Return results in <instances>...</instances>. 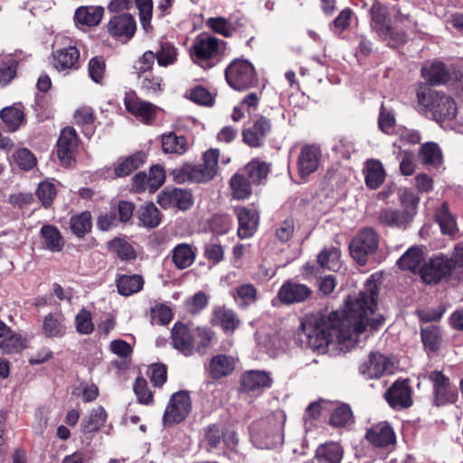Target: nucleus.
Listing matches in <instances>:
<instances>
[{
  "label": "nucleus",
  "instance_id": "obj_1",
  "mask_svg": "<svg viewBox=\"0 0 463 463\" xmlns=\"http://www.w3.org/2000/svg\"><path fill=\"white\" fill-rule=\"evenodd\" d=\"M377 297L375 281L368 279L357 298H348L344 310L305 317L299 333L302 343L321 354L330 352L331 346L350 350L358 345L368 337L367 326L377 330L384 321L382 315L376 314Z\"/></svg>",
  "mask_w": 463,
  "mask_h": 463
},
{
  "label": "nucleus",
  "instance_id": "obj_2",
  "mask_svg": "<svg viewBox=\"0 0 463 463\" xmlns=\"http://www.w3.org/2000/svg\"><path fill=\"white\" fill-rule=\"evenodd\" d=\"M286 414L277 411L264 419L251 423L250 436L253 445L261 449H271L284 442Z\"/></svg>",
  "mask_w": 463,
  "mask_h": 463
},
{
  "label": "nucleus",
  "instance_id": "obj_3",
  "mask_svg": "<svg viewBox=\"0 0 463 463\" xmlns=\"http://www.w3.org/2000/svg\"><path fill=\"white\" fill-rule=\"evenodd\" d=\"M421 279L424 282L438 283L448 276H453L457 279H463V244L455 247L451 258L444 255H437L431 258L420 269Z\"/></svg>",
  "mask_w": 463,
  "mask_h": 463
},
{
  "label": "nucleus",
  "instance_id": "obj_4",
  "mask_svg": "<svg viewBox=\"0 0 463 463\" xmlns=\"http://www.w3.org/2000/svg\"><path fill=\"white\" fill-rule=\"evenodd\" d=\"M419 105L430 111L438 122L452 120L457 115L455 101L449 96L431 90L426 85L417 90Z\"/></svg>",
  "mask_w": 463,
  "mask_h": 463
},
{
  "label": "nucleus",
  "instance_id": "obj_5",
  "mask_svg": "<svg viewBox=\"0 0 463 463\" xmlns=\"http://www.w3.org/2000/svg\"><path fill=\"white\" fill-rule=\"evenodd\" d=\"M227 83L236 90H246L258 84L254 66L245 59H234L225 70Z\"/></svg>",
  "mask_w": 463,
  "mask_h": 463
},
{
  "label": "nucleus",
  "instance_id": "obj_6",
  "mask_svg": "<svg viewBox=\"0 0 463 463\" xmlns=\"http://www.w3.org/2000/svg\"><path fill=\"white\" fill-rule=\"evenodd\" d=\"M223 44L224 42L216 37L200 34L194 41L191 58L203 68H212L215 65L221 46Z\"/></svg>",
  "mask_w": 463,
  "mask_h": 463
},
{
  "label": "nucleus",
  "instance_id": "obj_7",
  "mask_svg": "<svg viewBox=\"0 0 463 463\" xmlns=\"http://www.w3.org/2000/svg\"><path fill=\"white\" fill-rule=\"evenodd\" d=\"M378 247L379 236L372 227L359 230L349 243L352 258L362 266L366 264L368 258L376 252Z\"/></svg>",
  "mask_w": 463,
  "mask_h": 463
},
{
  "label": "nucleus",
  "instance_id": "obj_8",
  "mask_svg": "<svg viewBox=\"0 0 463 463\" xmlns=\"http://www.w3.org/2000/svg\"><path fill=\"white\" fill-rule=\"evenodd\" d=\"M192 402L187 391H179L174 393L165 408L163 421L165 425H171L183 421L190 413Z\"/></svg>",
  "mask_w": 463,
  "mask_h": 463
},
{
  "label": "nucleus",
  "instance_id": "obj_9",
  "mask_svg": "<svg viewBox=\"0 0 463 463\" xmlns=\"http://www.w3.org/2000/svg\"><path fill=\"white\" fill-rule=\"evenodd\" d=\"M432 383L433 403L437 407L455 403L458 400L457 390L450 384L449 378L439 371H432L429 374Z\"/></svg>",
  "mask_w": 463,
  "mask_h": 463
},
{
  "label": "nucleus",
  "instance_id": "obj_10",
  "mask_svg": "<svg viewBox=\"0 0 463 463\" xmlns=\"http://www.w3.org/2000/svg\"><path fill=\"white\" fill-rule=\"evenodd\" d=\"M127 110L146 124H150L156 118L158 108L141 99L134 91L128 92L124 98Z\"/></svg>",
  "mask_w": 463,
  "mask_h": 463
},
{
  "label": "nucleus",
  "instance_id": "obj_11",
  "mask_svg": "<svg viewBox=\"0 0 463 463\" xmlns=\"http://www.w3.org/2000/svg\"><path fill=\"white\" fill-rule=\"evenodd\" d=\"M109 34L118 41L128 42L136 32V22L129 14L113 15L107 24Z\"/></svg>",
  "mask_w": 463,
  "mask_h": 463
},
{
  "label": "nucleus",
  "instance_id": "obj_12",
  "mask_svg": "<svg viewBox=\"0 0 463 463\" xmlns=\"http://www.w3.org/2000/svg\"><path fill=\"white\" fill-rule=\"evenodd\" d=\"M77 147L78 137L75 129L71 127L63 128L57 142V156L63 165H71Z\"/></svg>",
  "mask_w": 463,
  "mask_h": 463
},
{
  "label": "nucleus",
  "instance_id": "obj_13",
  "mask_svg": "<svg viewBox=\"0 0 463 463\" xmlns=\"http://www.w3.org/2000/svg\"><path fill=\"white\" fill-rule=\"evenodd\" d=\"M321 156V150L316 145H306L301 148L297 163L300 178L305 179L317 170Z\"/></svg>",
  "mask_w": 463,
  "mask_h": 463
},
{
  "label": "nucleus",
  "instance_id": "obj_14",
  "mask_svg": "<svg viewBox=\"0 0 463 463\" xmlns=\"http://www.w3.org/2000/svg\"><path fill=\"white\" fill-rule=\"evenodd\" d=\"M157 203L165 209L175 207L186 210L193 201L192 194L187 190L167 187L158 194Z\"/></svg>",
  "mask_w": 463,
  "mask_h": 463
},
{
  "label": "nucleus",
  "instance_id": "obj_15",
  "mask_svg": "<svg viewBox=\"0 0 463 463\" xmlns=\"http://www.w3.org/2000/svg\"><path fill=\"white\" fill-rule=\"evenodd\" d=\"M359 372L366 379L379 378L392 373V364L383 354L371 353L368 361L360 365Z\"/></svg>",
  "mask_w": 463,
  "mask_h": 463
},
{
  "label": "nucleus",
  "instance_id": "obj_16",
  "mask_svg": "<svg viewBox=\"0 0 463 463\" xmlns=\"http://www.w3.org/2000/svg\"><path fill=\"white\" fill-rule=\"evenodd\" d=\"M415 213L414 207L408 210L384 208L379 212L377 219L384 226L405 229L412 221Z\"/></svg>",
  "mask_w": 463,
  "mask_h": 463
},
{
  "label": "nucleus",
  "instance_id": "obj_17",
  "mask_svg": "<svg viewBox=\"0 0 463 463\" xmlns=\"http://www.w3.org/2000/svg\"><path fill=\"white\" fill-rule=\"evenodd\" d=\"M238 219V236L241 239H248L256 232L260 222L257 210L249 207H237L234 210Z\"/></svg>",
  "mask_w": 463,
  "mask_h": 463
},
{
  "label": "nucleus",
  "instance_id": "obj_18",
  "mask_svg": "<svg viewBox=\"0 0 463 463\" xmlns=\"http://www.w3.org/2000/svg\"><path fill=\"white\" fill-rule=\"evenodd\" d=\"M384 397L392 408H408L412 404L411 390L408 381H396L385 392Z\"/></svg>",
  "mask_w": 463,
  "mask_h": 463
},
{
  "label": "nucleus",
  "instance_id": "obj_19",
  "mask_svg": "<svg viewBox=\"0 0 463 463\" xmlns=\"http://www.w3.org/2000/svg\"><path fill=\"white\" fill-rule=\"evenodd\" d=\"M311 295V289L300 283L287 281L278 292L279 299L287 305L301 303L307 299Z\"/></svg>",
  "mask_w": 463,
  "mask_h": 463
},
{
  "label": "nucleus",
  "instance_id": "obj_20",
  "mask_svg": "<svg viewBox=\"0 0 463 463\" xmlns=\"http://www.w3.org/2000/svg\"><path fill=\"white\" fill-rule=\"evenodd\" d=\"M271 129L269 119L260 116L251 127L242 131L243 141L251 147H259Z\"/></svg>",
  "mask_w": 463,
  "mask_h": 463
},
{
  "label": "nucleus",
  "instance_id": "obj_21",
  "mask_svg": "<svg viewBox=\"0 0 463 463\" xmlns=\"http://www.w3.org/2000/svg\"><path fill=\"white\" fill-rule=\"evenodd\" d=\"M52 57L54 68L59 71H66L77 68L80 51L76 46L69 45L53 51Z\"/></svg>",
  "mask_w": 463,
  "mask_h": 463
},
{
  "label": "nucleus",
  "instance_id": "obj_22",
  "mask_svg": "<svg viewBox=\"0 0 463 463\" xmlns=\"http://www.w3.org/2000/svg\"><path fill=\"white\" fill-rule=\"evenodd\" d=\"M365 438L375 447L383 448L394 444L396 437L392 428L387 422H380L372 426Z\"/></svg>",
  "mask_w": 463,
  "mask_h": 463
},
{
  "label": "nucleus",
  "instance_id": "obj_23",
  "mask_svg": "<svg viewBox=\"0 0 463 463\" xmlns=\"http://www.w3.org/2000/svg\"><path fill=\"white\" fill-rule=\"evenodd\" d=\"M173 346L185 356L194 354V338L189 328L181 323H176L172 328Z\"/></svg>",
  "mask_w": 463,
  "mask_h": 463
},
{
  "label": "nucleus",
  "instance_id": "obj_24",
  "mask_svg": "<svg viewBox=\"0 0 463 463\" xmlns=\"http://www.w3.org/2000/svg\"><path fill=\"white\" fill-rule=\"evenodd\" d=\"M23 60L22 52L0 56V88L7 86L16 77L18 65Z\"/></svg>",
  "mask_w": 463,
  "mask_h": 463
},
{
  "label": "nucleus",
  "instance_id": "obj_25",
  "mask_svg": "<svg viewBox=\"0 0 463 463\" xmlns=\"http://www.w3.org/2000/svg\"><path fill=\"white\" fill-rule=\"evenodd\" d=\"M235 367V360L227 354H217L212 357L207 366L211 377L219 380L232 373Z\"/></svg>",
  "mask_w": 463,
  "mask_h": 463
},
{
  "label": "nucleus",
  "instance_id": "obj_26",
  "mask_svg": "<svg viewBox=\"0 0 463 463\" xmlns=\"http://www.w3.org/2000/svg\"><path fill=\"white\" fill-rule=\"evenodd\" d=\"M244 24L243 19L232 22L222 16L210 17L205 21L207 28L226 38L232 37L237 29L244 26Z\"/></svg>",
  "mask_w": 463,
  "mask_h": 463
},
{
  "label": "nucleus",
  "instance_id": "obj_27",
  "mask_svg": "<svg viewBox=\"0 0 463 463\" xmlns=\"http://www.w3.org/2000/svg\"><path fill=\"white\" fill-rule=\"evenodd\" d=\"M421 76L432 85L442 84L450 79L449 70L441 61L426 62Z\"/></svg>",
  "mask_w": 463,
  "mask_h": 463
},
{
  "label": "nucleus",
  "instance_id": "obj_28",
  "mask_svg": "<svg viewBox=\"0 0 463 463\" xmlns=\"http://www.w3.org/2000/svg\"><path fill=\"white\" fill-rule=\"evenodd\" d=\"M213 322L220 326L225 333H232L241 324V320L237 314L225 307H218L214 308L213 315Z\"/></svg>",
  "mask_w": 463,
  "mask_h": 463
},
{
  "label": "nucleus",
  "instance_id": "obj_29",
  "mask_svg": "<svg viewBox=\"0 0 463 463\" xmlns=\"http://www.w3.org/2000/svg\"><path fill=\"white\" fill-rule=\"evenodd\" d=\"M103 14L104 8L102 6H80L75 11L74 20L77 24L93 27L100 23Z\"/></svg>",
  "mask_w": 463,
  "mask_h": 463
},
{
  "label": "nucleus",
  "instance_id": "obj_30",
  "mask_svg": "<svg viewBox=\"0 0 463 463\" xmlns=\"http://www.w3.org/2000/svg\"><path fill=\"white\" fill-rule=\"evenodd\" d=\"M162 149L165 154L184 155L189 148L184 136H178L175 132H168L161 137Z\"/></svg>",
  "mask_w": 463,
  "mask_h": 463
},
{
  "label": "nucleus",
  "instance_id": "obj_31",
  "mask_svg": "<svg viewBox=\"0 0 463 463\" xmlns=\"http://www.w3.org/2000/svg\"><path fill=\"white\" fill-rule=\"evenodd\" d=\"M365 184L370 189H377L383 183L385 172L382 163L376 159L366 161L364 168Z\"/></svg>",
  "mask_w": 463,
  "mask_h": 463
},
{
  "label": "nucleus",
  "instance_id": "obj_32",
  "mask_svg": "<svg viewBox=\"0 0 463 463\" xmlns=\"http://www.w3.org/2000/svg\"><path fill=\"white\" fill-rule=\"evenodd\" d=\"M435 219L443 234L454 235L458 232L456 217L449 212L447 203H442L435 212Z\"/></svg>",
  "mask_w": 463,
  "mask_h": 463
},
{
  "label": "nucleus",
  "instance_id": "obj_33",
  "mask_svg": "<svg viewBox=\"0 0 463 463\" xmlns=\"http://www.w3.org/2000/svg\"><path fill=\"white\" fill-rule=\"evenodd\" d=\"M343 456L342 446L335 442L320 445L316 450V458L320 463H340Z\"/></svg>",
  "mask_w": 463,
  "mask_h": 463
},
{
  "label": "nucleus",
  "instance_id": "obj_34",
  "mask_svg": "<svg viewBox=\"0 0 463 463\" xmlns=\"http://www.w3.org/2000/svg\"><path fill=\"white\" fill-rule=\"evenodd\" d=\"M0 117L5 126L12 132L17 130L24 121V109L20 104H14L3 109Z\"/></svg>",
  "mask_w": 463,
  "mask_h": 463
},
{
  "label": "nucleus",
  "instance_id": "obj_35",
  "mask_svg": "<svg viewBox=\"0 0 463 463\" xmlns=\"http://www.w3.org/2000/svg\"><path fill=\"white\" fill-rule=\"evenodd\" d=\"M195 260V252L188 243H180L172 250V261L179 269L190 267Z\"/></svg>",
  "mask_w": 463,
  "mask_h": 463
},
{
  "label": "nucleus",
  "instance_id": "obj_36",
  "mask_svg": "<svg viewBox=\"0 0 463 463\" xmlns=\"http://www.w3.org/2000/svg\"><path fill=\"white\" fill-rule=\"evenodd\" d=\"M40 234L45 248L52 252H59L64 247V240L60 231L53 225L46 224L41 228Z\"/></svg>",
  "mask_w": 463,
  "mask_h": 463
},
{
  "label": "nucleus",
  "instance_id": "obj_37",
  "mask_svg": "<svg viewBox=\"0 0 463 463\" xmlns=\"http://www.w3.org/2000/svg\"><path fill=\"white\" fill-rule=\"evenodd\" d=\"M271 383L269 374L264 371H250L244 373L241 378V385L247 391L269 387Z\"/></svg>",
  "mask_w": 463,
  "mask_h": 463
},
{
  "label": "nucleus",
  "instance_id": "obj_38",
  "mask_svg": "<svg viewBox=\"0 0 463 463\" xmlns=\"http://www.w3.org/2000/svg\"><path fill=\"white\" fill-rule=\"evenodd\" d=\"M144 286V279L140 275H121L117 279L118 293L122 296H130L139 292Z\"/></svg>",
  "mask_w": 463,
  "mask_h": 463
},
{
  "label": "nucleus",
  "instance_id": "obj_39",
  "mask_svg": "<svg viewBox=\"0 0 463 463\" xmlns=\"http://www.w3.org/2000/svg\"><path fill=\"white\" fill-rule=\"evenodd\" d=\"M144 162V155L137 153L119 162L114 168L113 174H108V177H123L137 170Z\"/></svg>",
  "mask_w": 463,
  "mask_h": 463
},
{
  "label": "nucleus",
  "instance_id": "obj_40",
  "mask_svg": "<svg viewBox=\"0 0 463 463\" xmlns=\"http://www.w3.org/2000/svg\"><path fill=\"white\" fill-rule=\"evenodd\" d=\"M107 412L101 406L93 409L81 422V431L91 433L99 430L106 422Z\"/></svg>",
  "mask_w": 463,
  "mask_h": 463
},
{
  "label": "nucleus",
  "instance_id": "obj_41",
  "mask_svg": "<svg viewBox=\"0 0 463 463\" xmlns=\"http://www.w3.org/2000/svg\"><path fill=\"white\" fill-rule=\"evenodd\" d=\"M423 261L422 251L416 247L409 249L398 260L397 265L402 269L416 272Z\"/></svg>",
  "mask_w": 463,
  "mask_h": 463
},
{
  "label": "nucleus",
  "instance_id": "obj_42",
  "mask_svg": "<svg viewBox=\"0 0 463 463\" xmlns=\"http://www.w3.org/2000/svg\"><path fill=\"white\" fill-rule=\"evenodd\" d=\"M233 198L245 200L251 194V183L242 173H237L230 180Z\"/></svg>",
  "mask_w": 463,
  "mask_h": 463
},
{
  "label": "nucleus",
  "instance_id": "obj_43",
  "mask_svg": "<svg viewBox=\"0 0 463 463\" xmlns=\"http://www.w3.org/2000/svg\"><path fill=\"white\" fill-rule=\"evenodd\" d=\"M269 172V165L258 159L250 161L244 168V175L251 184H261Z\"/></svg>",
  "mask_w": 463,
  "mask_h": 463
},
{
  "label": "nucleus",
  "instance_id": "obj_44",
  "mask_svg": "<svg viewBox=\"0 0 463 463\" xmlns=\"http://www.w3.org/2000/svg\"><path fill=\"white\" fill-rule=\"evenodd\" d=\"M141 90L149 96L159 95L164 90L163 78L151 72L137 79Z\"/></svg>",
  "mask_w": 463,
  "mask_h": 463
},
{
  "label": "nucleus",
  "instance_id": "obj_45",
  "mask_svg": "<svg viewBox=\"0 0 463 463\" xmlns=\"http://www.w3.org/2000/svg\"><path fill=\"white\" fill-rule=\"evenodd\" d=\"M340 250L336 247L326 248L317 256V262L323 269L337 270L340 268Z\"/></svg>",
  "mask_w": 463,
  "mask_h": 463
},
{
  "label": "nucleus",
  "instance_id": "obj_46",
  "mask_svg": "<svg viewBox=\"0 0 463 463\" xmlns=\"http://www.w3.org/2000/svg\"><path fill=\"white\" fill-rule=\"evenodd\" d=\"M63 317L61 314H49L44 317L43 330L48 337H61L64 335Z\"/></svg>",
  "mask_w": 463,
  "mask_h": 463
},
{
  "label": "nucleus",
  "instance_id": "obj_47",
  "mask_svg": "<svg viewBox=\"0 0 463 463\" xmlns=\"http://www.w3.org/2000/svg\"><path fill=\"white\" fill-rule=\"evenodd\" d=\"M74 118L78 125L82 126L84 128L82 130L84 136L90 137L94 134V113L93 109L90 107H81L78 109L74 113Z\"/></svg>",
  "mask_w": 463,
  "mask_h": 463
},
{
  "label": "nucleus",
  "instance_id": "obj_48",
  "mask_svg": "<svg viewBox=\"0 0 463 463\" xmlns=\"http://www.w3.org/2000/svg\"><path fill=\"white\" fill-rule=\"evenodd\" d=\"M137 215L139 221L146 227L155 228L158 226L161 222L160 213L153 203L141 206L137 212Z\"/></svg>",
  "mask_w": 463,
  "mask_h": 463
},
{
  "label": "nucleus",
  "instance_id": "obj_49",
  "mask_svg": "<svg viewBox=\"0 0 463 463\" xmlns=\"http://www.w3.org/2000/svg\"><path fill=\"white\" fill-rule=\"evenodd\" d=\"M91 215L89 212H82L71 218V232L78 237L82 238L91 230Z\"/></svg>",
  "mask_w": 463,
  "mask_h": 463
},
{
  "label": "nucleus",
  "instance_id": "obj_50",
  "mask_svg": "<svg viewBox=\"0 0 463 463\" xmlns=\"http://www.w3.org/2000/svg\"><path fill=\"white\" fill-rule=\"evenodd\" d=\"M442 155L439 146L429 142L421 146L419 159L423 165H438L441 162Z\"/></svg>",
  "mask_w": 463,
  "mask_h": 463
},
{
  "label": "nucleus",
  "instance_id": "obj_51",
  "mask_svg": "<svg viewBox=\"0 0 463 463\" xmlns=\"http://www.w3.org/2000/svg\"><path fill=\"white\" fill-rule=\"evenodd\" d=\"M378 36L392 48L401 46L407 39V35L402 30L391 25H388L384 30L381 31Z\"/></svg>",
  "mask_w": 463,
  "mask_h": 463
},
{
  "label": "nucleus",
  "instance_id": "obj_52",
  "mask_svg": "<svg viewBox=\"0 0 463 463\" xmlns=\"http://www.w3.org/2000/svg\"><path fill=\"white\" fill-rule=\"evenodd\" d=\"M109 249L123 260L136 258V252L133 247L123 239L116 238L109 241Z\"/></svg>",
  "mask_w": 463,
  "mask_h": 463
},
{
  "label": "nucleus",
  "instance_id": "obj_53",
  "mask_svg": "<svg viewBox=\"0 0 463 463\" xmlns=\"http://www.w3.org/2000/svg\"><path fill=\"white\" fill-rule=\"evenodd\" d=\"M371 14V27L379 34L381 31L384 30L389 24H386V15L383 5L374 2L370 9Z\"/></svg>",
  "mask_w": 463,
  "mask_h": 463
},
{
  "label": "nucleus",
  "instance_id": "obj_54",
  "mask_svg": "<svg viewBox=\"0 0 463 463\" xmlns=\"http://www.w3.org/2000/svg\"><path fill=\"white\" fill-rule=\"evenodd\" d=\"M159 66L167 67L174 64L177 60L176 48L168 43H163L158 52H155Z\"/></svg>",
  "mask_w": 463,
  "mask_h": 463
},
{
  "label": "nucleus",
  "instance_id": "obj_55",
  "mask_svg": "<svg viewBox=\"0 0 463 463\" xmlns=\"http://www.w3.org/2000/svg\"><path fill=\"white\" fill-rule=\"evenodd\" d=\"M156 60V54L152 51H146L144 54L136 61L134 65L135 73H137V79L144 75H148L153 72V66Z\"/></svg>",
  "mask_w": 463,
  "mask_h": 463
},
{
  "label": "nucleus",
  "instance_id": "obj_56",
  "mask_svg": "<svg viewBox=\"0 0 463 463\" xmlns=\"http://www.w3.org/2000/svg\"><path fill=\"white\" fill-rule=\"evenodd\" d=\"M235 300L241 307H246L256 300L257 290L251 284H242L236 288Z\"/></svg>",
  "mask_w": 463,
  "mask_h": 463
},
{
  "label": "nucleus",
  "instance_id": "obj_57",
  "mask_svg": "<svg viewBox=\"0 0 463 463\" xmlns=\"http://www.w3.org/2000/svg\"><path fill=\"white\" fill-rule=\"evenodd\" d=\"M24 347V339L17 334L5 335V337L0 343V348L5 354L19 353Z\"/></svg>",
  "mask_w": 463,
  "mask_h": 463
},
{
  "label": "nucleus",
  "instance_id": "obj_58",
  "mask_svg": "<svg viewBox=\"0 0 463 463\" xmlns=\"http://www.w3.org/2000/svg\"><path fill=\"white\" fill-rule=\"evenodd\" d=\"M13 161L24 170H30L36 165V158L27 148L16 150L13 156Z\"/></svg>",
  "mask_w": 463,
  "mask_h": 463
},
{
  "label": "nucleus",
  "instance_id": "obj_59",
  "mask_svg": "<svg viewBox=\"0 0 463 463\" xmlns=\"http://www.w3.org/2000/svg\"><path fill=\"white\" fill-rule=\"evenodd\" d=\"M75 326L77 332L82 335H90L94 331L91 313L82 308L75 317Z\"/></svg>",
  "mask_w": 463,
  "mask_h": 463
},
{
  "label": "nucleus",
  "instance_id": "obj_60",
  "mask_svg": "<svg viewBox=\"0 0 463 463\" xmlns=\"http://www.w3.org/2000/svg\"><path fill=\"white\" fill-rule=\"evenodd\" d=\"M378 126L379 128L387 135H391L394 132L395 116L393 112L387 109L383 104L381 106Z\"/></svg>",
  "mask_w": 463,
  "mask_h": 463
},
{
  "label": "nucleus",
  "instance_id": "obj_61",
  "mask_svg": "<svg viewBox=\"0 0 463 463\" xmlns=\"http://www.w3.org/2000/svg\"><path fill=\"white\" fill-rule=\"evenodd\" d=\"M136 6L139 12L140 23L145 31L149 32L151 29V18L153 12L152 0H136Z\"/></svg>",
  "mask_w": 463,
  "mask_h": 463
},
{
  "label": "nucleus",
  "instance_id": "obj_62",
  "mask_svg": "<svg viewBox=\"0 0 463 463\" xmlns=\"http://www.w3.org/2000/svg\"><path fill=\"white\" fill-rule=\"evenodd\" d=\"M351 420V408L346 404H343L334 410L330 418V422L333 426L343 427L348 424Z\"/></svg>",
  "mask_w": 463,
  "mask_h": 463
},
{
  "label": "nucleus",
  "instance_id": "obj_63",
  "mask_svg": "<svg viewBox=\"0 0 463 463\" xmlns=\"http://www.w3.org/2000/svg\"><path fill=\"white\" fill-rule=\"evenodd\" d=\"M89 75L96 83H100L104 78L106 64L102 57L98 56L90 59L89 61Z\"/></svg>",
  "mask_w": 463,
  "mask_h": 463
},
{
  "label": "nucleus",
  "instance_id": "obj_64",
  "mask_svg": "<svg viewBox=\"0 0 463 463\" xmlns=\"http://www.w3.org/2000/svg\"><path fill=\"white\" fill-rule=\"evenodd\" d=\"M133 389L138 402L147 405L153 402V394L143 377L137 378Z\"/></svg>",
  "mask_w": 463,
  "mask_h": 463
}]
</instances>
